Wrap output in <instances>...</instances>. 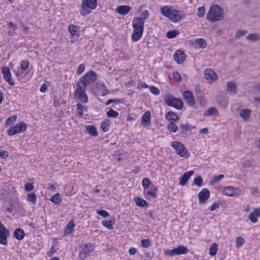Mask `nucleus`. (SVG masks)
<instances>
[{
	"instance_id": "obj_10",
	"label": "nucleus",
	"mask_w": 260,
	"mask_h": 260,
	"mask_svg": "<svg viewBox=\"0 0 260 260\" xmlns=\"http://www.w3.org/2000/svg\"><path fill=\"white\" fill-rule=\"evenodd\" d=\"M92 250V246L91 243L82 244L79 247V257L81 259H85Z\"/></svg>"
},
{
	"instance_id": "obj_31",
	"label": "nucleus",
	"mask_w": 260,
	"mask_h": 260,
	"mask_svg": "<svg viewBox=\"0 0 260 260\" xmlns=\"http://www.w3.org/2000/svg\"><path fill=\"white\" fill-rule=\"evenodd\" d=\"M136 204L140 207L148 206V203L143 199L140 197H135L134 199Z\"/></svg>"
},
{
	"instance_id": "obj_18",
	"label": "nucleus",
	"mask_w": 260,
	"mask_h": 260,
	"mask_svg": "<svg viewBox=\"0 0 260 260\" xmlns=\"http://www.w3.org/2000/svg\"><path fill=\"white\" fill-rule=\"evenodd\" d=\"M204 77L207 80H216L217 79L216 74L211 69H207L204 72Z\"/></svg>"
},
{
	"instance_id": "obj_7",
	"label": "nucleus",
	"mask_w": 260,
	"mask_h": 260,
	"mask_svg": "<svg viewBox=\"0 0 260 260\" xmlns=\"http://www.w3.org/2000/svg\"><path fill=\"white\" fill-rule=\"evenodd\" d=\"M171 146L176 150L177 154L181 157L187 158L189 156V152L184 145L180 142H171Z\"/></svg>"
},
{
	"instance_id": "obj_50",
	"label": "nucleus",
	"mask_w": 260,
	"mask_h": 260,
	"mask_svg": "<svg viewBox=\"0 0 260 260\" xmlns=\"http://www.w3.org/2000/svg\"><path fill=\"white\" fill-rule=\"evenodd\" d=\"M224 177V175L220 174L218 176H215L213 178V180L210 181V184L213 185L215 183L217 182L219 180H221Z\"/></svg>"
},
{
	"instance_id": "obj_58",
	"label": "nucleus",
	"mask_w": 260,
	"mask_h": 260,
	"mask_svg": "<svg viewBox=\"0 0 260 260\" xmlns=\"http://www.w3.org/2000/svg\"><path fill=\"white\" fill-rule=\"evenodd\" d=\"M28 64L29 61L27 60H22L21 63V68L22 70H25L28 68Z\"/></svg>"
},
{
	"instance_id": "obj_22",
	"label": "nucleus",
	"mask_w": 260,
	"mask_h": 260,
	"mask_svg": "<svg viewBox=\"0 0 260 260\" xmlns=\"http://www.w3.org/2000/svg\"><path fill=\"white\" fill-rule=\"evenodd\" d=\"M192 44L196 48H205L207 46L206 40L202 38L196 39L192 43Z\"/></svg>"
},
{
	"instance_id": "obj_28",
	"label": "nucleus",
	"mask_w": 260,
	"mask_h": 260,
	"mask_svg": "<svg viewBox=\"0 0 260 260\" xmlns=\"http://www.w3.org/2000/svg\"><path fill=\"white\" fill-rule=\"evenodd\" d=\"M68 30L72 36H77L79 35V27L76 25L73 24H70L68 26Z\"/></svg>"
},
{
	"instance_id": "obj_52",
	"label": "nucleus",
	"mask_w": 260,
	"mask_h": 260,
	"mask_svg": "<svg viewBox=\"0 0 260 260\" xmlns=\"http://www.w3.org/2000/svg\"><path fill=\"white\" fill-rule=\"evenodd\" d=\"M165 254L168 255L170 256H174L175 255H178L177 253L176 248H174L172 250L167 249L165 251Z\"/></svg>"
},
{
	"instance_id": "obj_6",
	"label": "nucleus",
	"mask_w": 260,
	"mask_h": 260,
	"mask_svg": "<svg viewBox=\"0 0 260 260\" xmlns=\"http://www.w3.org/2000/svg\"><path fill=\"white\" fill-rule=\"evenodd\" d=\"M164 101L165 104L169 106L173 107L178 110H180L183 108V101L181 99L176 98L170 94L165 95Z\"/></svg>"
},
{
	"instance_id": "obj_13",
	"label": "nucleus",
	"mask_w": 260,
	"mask_h": 260,
	"mask_svg": "<svg viewBox=\"0 0 260 260\" xmlns=\"http://www.w3.org/2000/svg\"><path fill=\"white\" fill-rule=\"evenodd\" d=\"M210 192L208 189L203 188L198 193L200 204H204L210 198Z\"/></svg>"
},
{
	"instance_id": "obj_24",
	"label": "nucleus",
	"mask_w": 260,
	"mask_h": 260,
	"mask_svg": "<svg viewBox=\"0 0 260 260\" xmlns=\"http://www.w3.org/2000/svg\"><path fill=\"white\" fill-rule=\"evenodd\" d=\"M227 91L230 94H236V85L234 82H228L226 84Z\"/></svg>"
},
{
	"instance_id": "obj_32",
	"label": "nucleus",
	"mask_w": 260,
	"mask_h": 260,
	"mask_svg": "<svg viewBox=\"0 0 260 260\" xmlns=\"http://www.w3.org/2000/svg\"><path fill=\"white\" fill-rule=\"evenodd\" d=\"M75 224L73 220H71L67 225L64 232L66 234H70L72 233L74 228Z\"/></svg>"
},
{
	"instance_id": "obj_42",
	"label": "nucleus",
	"mask_w": 260,
	"mask_h": 260,
	"mask_svg": "<svg viewBox=\"0 0 260 260\" xmlns=\"http://www.w3.org/2000/svg\"><path fill=\"white\" fill-rule=\"evenodd\" d=\"M168 129L171 132L175 133L177 131L178 126L173 122H170L168 125Z\"/></svg>"
},
{
	"instance_id": "obj_12",
	"label": "nucleus",
	"mask_w": 260,
	"mask_h": 260,
	"mask_svg": "<svg viewBox=\"0 0 260 260\" xmlns=\"http://www.w3.org/2000/svg\"><path fill=\"white\" fill-rule=\"evenodd\" d=\"M239 189L233 186H226L223 190V193L227 196L237 197L239 194Z\"/></svg>"
},
{
	"instance_id": "obj_53",
	"label": "nucleus",
	"mask_w": 260,
	"mask_h": 260,
	"mask_svg": "<svg viewBox=\"0 0 260 260\" xmlns=\"http://www.w3.org/2000/svg\"><path fill=\"white\" fill-rule=\"evenodd\" d=\"M150 183L151 181L148 178H145L142 180V184L144 189L148 188Z\"/></svg>"
},
{
	"instance_id": "obj_16",
	"label": "nucleus",
	"mask_w": 260,
	"mask_h": 260,
	"mask_svg": "<svg viewBox=\"0 0 260 260\" xmlns=\"http://www.w3.org/2000/svg\"><path fill=\"white\" fill-rule=\"evenodd\" d=\"M183 96L186 102L191 106L195 104V102L192 94L189 91H185L183 93Z\"/></svg>"
},
{
	"instance_id": "obj_3",
	"label": "nucleus",
	"mask_w": 260,
	"mask_h": 260,
	"mask_svg": "<svg viewBox=\"0 0 260 260\" xmlns=\"http://www.w3.org/2000/svg\"><path fill=\"white\" fill-rule=\"evenodd\" d=\"M139 20H137L134 19L133 20V31L132 35V40L134 42L139 40L143 35L144 24L142 22H141Z\"/></svg>"
},
{
	"instance_id": "obj_9",
	"label": "nucleus",
	"mask_w": 260,
	"mask_h": 260,
	"mask_svg": "<svg viewBox=\"0 0 260 260\" xmlns=\"http://www.w3.org/2000/svg\"><path fill=\"white\" fill-rule=\"evenodd\" d=\"M26 129V124L22 122H19L14 126H10L7 130V134L10 136H12L17 134H19L25 132Z\"/></svg>"
},
{
	"instance_id": "obj_40",
	"label": "nucleus",
	"mask_w": 260,
	"mask_h": 260,
	"mask_svg": "<svg viewBox=\"0 0 260 260\" xmlns=\"http://www.w3.org/2000/svg\"><path fill=\"white\" fill-rule=\"evenodd\" d=\"M180 126V134H184L186 131H189L190 130V127L188 123L185 124H180L179 125Z\"/></svg>"
},
{
	"instance_id": "obj_47",
	"label": "nucleus",
	"mask_w": 260,
	"mask_h": 260,
	"mask_svg": "<svg viewBox=\"0 0 260 260\" xmlns=\"http://www.w3.org/2000/svg\"><path fill=\"white\" fill-rule=\"evenodd\" d=\"M246 33V30H238L235 34V38L236 39H239L242 36H244Z\"/></svg>"
},
{
	"instance_id": "obj_55",
	"label": "nucleus",
	"mask_w": 260,
	"mask_h": 260,
	"mask_svg": "<svg viewBox=\"0 0 260 260\" xmlns=\"http://www.w3.org/2000/svg\"><path fill=\"white\" fill-rule=\"evenodd\" d=\"M141 242L142 246L145 248H148L150 245L149 239H143Z\"/></svg>"
},
{
	"instance_id": "obj_1",
	"label": "nucleus",
	"mask_w": 260,
	"mask_h": 260,
	"mask_svg": "<svg viewBox=\"0 0 260 260\" xmlns=\"http://www.w3.org/2000/svg\"><path fill=\"white\" fill-rule=\"evenodd\" d=\"M161 13L170 19L171 21L174 22L179 21L183 15V12L169 6L163 7L160 9Z\"/></svg>"
},
{
	"instance_id": "obj_63",
	"label": "nucleus",
	"mask_w": 260,
	"mask_h": 260,
	"mask_svg": "<svg viewBox=\"0 0 260 260\" xmlns=\"http://www.w3.org/2000/svg\"><path fill=\"white\" fill-rule=\"evenodd\" d=\"M219 207V203H214L213 204H212L211 205V206L210 207V209L211 211H214L215 210H216Z\"/></svg>"
},
{
	"instance_id": "obj_15",
	"label": "nucleus",
	"mask_w": 260,
	"mask_h": 260,
	"mask_svg": "<svg viewBox=\"0 0 260 260\" xmlns=\"http://www.w3.org/2000/svg\"><path fill=\"white\" fill-rule=\"evenodd\" d=\"M174 59L179 64L182 63L185 59L184 53L180 50L176 51L173 56Z\"/></svg>"
},
{
	"instance_id": "obj_29",
	"label": "nucleus",
	"mask_w": 260,
	"mask_h": 260,
	"mask_svg": "<svg viewBox=\"0 0 260 260\" xmlns=\"http://www.w3.org/2000/svg\"><path fill=\"white\" fill-rule=\"evenodd\" d=\"M240 115L244 120H247L251 115V110L248 109H242L240 112Z\"/></svg>"
},
{
	"instance_id": "obj_46",
	"label": "nucleus",
	"mask_w": 260,
	"mask_h": 260,
	"mask_svg": "<svg viewBox=\"0 0 260 260\" xmlns=\"http://www.w3.org/2000/svg\"><path fill=\"white\" fill-rule=\"evenodd\" d=\"M245 242L244 239L241 236H238L236 238V246L237 248H239L244 244Z\"/></svg>"
},
{
	"instance_id": "obj_20",
	"label": "nucleus",
	"mask_w": 260,
	"mask_h": 260,
	"mask_svg": "<svg viewBox=\"0 0 260 260\" xmlns=\"http://www.w3.org/2000/svg\"><path fill=\"white\" fill-rule=\"evenodd\" d=\"M141 124L144 126H148L150 125V113L149 111H146L143 115L141 119Z\"/></svg>"
},
{
	"instance_id": "obj_4",
	"label": "nucleus",
	"mask_w": 260,
	"mask_h": 260,
	"mask_svg": "<svg viewBox=\"0 0 260 260\" xmlns=\"http://www.w3.org/2000/svg\"><path fill=\"white\" fill-rule=\"evenodd\" d=\"M97 2L95 0H82L81 5L80 14L86 16L90 14L91 11L95 9Z\"/></svg>"
},
{
	"instance_id": "obj_43",
	"label": "nucleus",
	"mask_w": 260,
	"mask_h": 260,
	"mask_svg": "<svg viewBox=\"0 0 260 260\" xmlns=\"http://www.w3.org/2000/svg\"><path fill=\"white\" fill-rule=\"evenodd\" d=\"M203 179L201 176H198L194 178L193 182L198 186H201L203 185Z\"/></svg>"
},
{
	"instance_id": "obj_21",
	"label": "nucleus",
	"mask_w": 260,
	"mask_h": 260,
	"mask_svg": "<svg viewBox=\"0 0 260 260\" xmlns=\"http://www.w3.org/2000/svg\"><path fill=\"white\" fill-rule=\"evenodd\" d=\"M216 101L221 107L225 108L228 105V99L225 95L218 96Z\"/></svg>"
},
{
	"instance_id": "obj_60",
	"label": "nucleus",
	"mask_w": 260,
	"mask_h": 260,
	"mask_svg": "<svg viewBox=\"0 0 260 260\" xmlns=\"http://www.w3.org/2000/svg\"><path fill=\"white\" fill-rule=\"evenodd\" d=\"M25 190L27 191H31L34 188L33 185L30 183H26L24 185Z\"/></svg>"
},
{
	"instance_id": "obj_44",
	"label": "nucleus",
	"mask_w": 260,
	"mask_h": 260,
	"mask_svg": "<svg viewBox=\"0 0 260 260\" xmlns=\"http://www.w3.org/2000/svg\"><path fill=\"white\" fill-rule=\"evenodd\" d=\"M178 34V30H174L168 31L166 36L168 38L172 39L176 37Z\"/></svg>"
},
{
	"instance_id": "obj_25",
	"label": "nucleus",
	"mask_w": 260,
	"mask_h": 260,
	"mask_svg": "<svg viewBox=\"0 0 260 260\" xmlns=\"http://www.w3.org/2000/svg\"><path fill=\"white\" fill-rule=\"evenodd\" d=\"M166 118L169 121H177L179 120L178 116L172 111H169L166 114Z\"/></svg>"
},
{
	"instance_id": "obj_37",
	"label": "nucleus",
	"mask_w": 260,
	"mask_h": 260,
	"mask_svg": "<svg viewBox=\"0 0 260 260\" xmlns=\"http://www.w3.org/2000/svg\"><path fill=\"white\" fill-rule=\"evenodd\" d=\"M76 107L78 114L81 116L83 115L84 111H87V107L83 106L80 103H77L76 105Z\"/></svg>"
},
{
	"instance_id": "obj_27",
	"label": "nucleus",
	"mask_w": 260,
	"mask_h": 260,
	"mask_svg": "<svg viewBox=\"0 0 260 260\" xmlns=\"http://www.w3.org/2000/svg\"><path fill=\"white\" fill-rule=\"evenodd\" d=\"M25 234L24 231L20 228L16 229L14 232V236L18 240H21L24 237Z\"/></svg>"
},
{
	"instance_id": "obj_2",
	"label": "nucleus",
	"mask_w": 260,
	"mask_h": 260,
	"mask_svg": "<svg viewBox=\"0 0 260 260\" xmlns=\"http://www.w3.org/2000/svg\"><path fill=\"white\" fill-rule=\"evenodd\" d=\"M207 19L212 22L222 20L223 19L222 9L217 5L211 7L207 14Z\"/></svg>"
},
{
	"instance_id": "obj_59",
	"label": "nucleus",
	"mask_w": 260,
	"mask_h": 260,
	"mask_svg": "<svg viewBox=\"0 0 260 260\" xmlns=\"http://www.w3.org/2000/svg\"><path fill=\"white\" fill-rule=\"evenodd\" d=\"M173 76L176 81L180 82L181 81V76L178 72H173Z\"/></svg>"
},
{
	"instance_id": "obj_45",
	"label": "nucleus",
	"mask_w": 260,
	"mask_h": 260,
	"mask_svg": "<svg viewBox=\"0 0 260 260\" xmlns=\"http://www.w3.org/2000/svg\"><path fill=\"white\" fill-rule=\"evenodd\" d=\"M51 202L57 204L61 201L60 194L58 193H56L54 196L50 199Z\"/></svg>"
},
{
	"instance_id": "obj_17",
	"label": "nucleus",
	"mask_w": 260,
	"mask_h": 260,
	"mask_svg": "<svg viewBox=\"0 0 260 260\" xmlns=\"http://www.w3.org/2000/svg\"><path fill=\"white\" fill-rule=\"evenodd\" d=\"M193 171H190L184 173L180 178L179 184L183 186L187 182L190 177L193 175Z\"/></svg>"
},
{
	"instance_id": "obj_41",
	"label": "nucleus",
	"mask_w": 260,
	"mask_h": 260,
	"mask_svg": "<svg viewBox=\"0 0 260 260\" xmlns=\"http://www.w3.org/2000/svg\"><path fill=\"white\" fill-rule=\"evenodd\" d=\"M107 115L109 117L115 118L119 115L118 112L110 108L107 112Z\"/></svg>"
},
{
	"instance_id": "obj_11",
	"label": "nucleus",
	"mask_w": 260,
	"mask_h": 260,
	"mask_svg": "<svg viewBox=\"0 0 260 260\" xmlns=\"http://www.w3.org/2000/svg\"><path fill=\"white\" fill-rule=\"evenodd\" d=\"M9 235V231L0 222V243L3 245L7 244V237Z\"/></svg>"
},
{
	"instance_id": "obj_64",
	"label": "nucleus",
	"mask_w": 260,
	"mask_h": 260,
	"mask_svg": "<svg viewBox=\"0 0 260 260\" xmlns=\"http://www.w3.org/2000/svg\"><path fill=\"white\" fill-rule=\"evenodd\" d=\"M147 87H148V86L144 82H140L138 85V88H144Z\"/></svg>"
},
{
	"instance_id": "obj_38",
	"label": "nucleus",
	"mask_w": 260,
	"mask_h": 260,
	"mask_svg": "<svg viewBox=\"0 0 260 260\" xmlns=\"http://www.w3.org/2000/svg\"><path fill=\"white\" fill-rule=\"evenodd\" d=\"M177 253L178 255L186 254L188 252V249L184 246H179L176 248Z\"/></svg>"
},
{
	"instance_id": "obj_62",
	"label": "nucleus",
	"mask_w": 260,
	"mask_h": 260,
	"mask_svg": "<svg viewBox=\"0 0 260 260\" xmlns=\"http://www.w3.org/2000/svg\"><path fill=\"white\" fill-rule=\"evenodd\" d=\"M9 155L8 152L4 150H0V157L5 158Z\"/></svg>"
},
{
	"instance_id": "obj_33",
	"label": "nucleus",
	"mask_w": 260,
	"mask_h": 260,
	"mask_svg": "<svg viewBox=\"0 0 260 260\" xmlns=\"http://www.w3.org/2000/svg\"><path fill=\"white\" fill-rule=\"evenodd\" d=\"M218 113L217 109L214 107H211L207 109L204 112V115L206 116L215 115Z\"/></svg>"
},
{
	"instance_id": "obj_30",
	"label": "nucleus",
	"mask_w": 260,
	"mask_h": 260,
	"mask_svg": "<svg viewBox=\"0 0 260 260\" xmlns=\"http://www.w3.org/2000/svg\"><path fill=\"white\" fill-rule=\"evenodd\" d=\"M246 39L252 42L258 41L260 39V36L257 33L249 34L246 36Z\"/></svg>"
},
{
	"instance_id": "obj_19",
	"label": "nucleus",
	"mask_w": 260,
	"mask_h": 260,
	"mask_svg": "<svg viewBox=\"0 0 260 260\" xmlns=\"http://www.w3.org/2000/svg\"><path fill=\"white\" fill-rule=\"evenodd\" d=\"M257 217H260V208L255 209L252 213L248 216V219L252 223L257 221Z\"/></svg>"
},
{
	"instance_id": "obj_23",
	"label": "nucleus",
	"mask_w": 260,
	"mask_h": 260,
	"mask_svg": "<svg viewBox=\"0 0 260 260\" xmlns=\"http://www.w3.org/2000/svg\"><path fill=\"white\" fill-rule=\"evenodd\" d=\"M131 10V8L128 6L122 5L118 6L116 9V12L121 15H125Z\"/></svg>"
},
{
	"instance_id": "obj_51",
	"label": "nucleus",
	"mask_w": 260,
	"mask_h": 260,
	"mask_svg": "<svg viewBox=\"0 0 260 260\" xmlns=\"http://www.w3.org/2000/svg\"><path fill=\"white\" fill-rule=\"evenodd\" d=\"M102 224L108 228L109 230H112L113 229V226L112 224V222L110 220H103L102 222Z\"/></svg>"
},
{
	"instance_id": "obj_54",
	"label": "nucleus",
	"mask_w": 260,
	"mask_h": 260,
	"mask_svg": "<svg viewBox=\"0 0 260 260\" xmlns=\"http://www.w3.org/2000/svg\"><path fill=\"white\" fill-rule=\"evenodd\" d=\"M96 213L98 215L101 216L104 218H107L109 216V214L105 210H98Z\"/></svg>"
},
{
	"instance_id": "obj_35",
	"label": "nucleus",
	"mask_w": 260,
	"mask_h": 260,
	"mask_svg": "<svg viewBox=\"0 0 260 260\" xmlns=\"http://www.w3.org/2000/svg\"><path fill=\"white\" fill-rule=\"evenodd\" d=\"M37 196L34 192L28 193L27 195V199L32 204H35L37 202Z\"/></svg>"
},
{
	"instance_id": "obj_14",
	"label": "nucleus",
	"mask_w": 260,
	"mask_h": 260,
	"mask_svg": "<svg viewBox=\"0 0 260 260\" xmlns=\"http://www.w3.org/2000/svg\"><path fill=\"white\" fill-rule=\"evenodd\" d=\"M2 72L3 74L4 78L9 83V84L11 86L14 85V82L11 78L10 69L8 67H3L2 68Z\"/></svg>"
},
{
	"instance_id": "obj_57",
	"label": "nucleus",
	"mask_w": 260,
	"mask_h": 260,
	"mask_svg": "<svg viewBox=\"0 0 260 260\" xmlns=\"http://www.w3.org/2000/svg\"><path fill=\"white\" fill-rule=\"evenodd\" d=\"M85 69V66L83 64H80L77 68L76 74L80 75L83 72Z\"/></svg>"
},
{
	"instance_id": "obj_8",
	"label": "nucleus",
	"mask_w": 260,
	"mask_h": 260,
	"mask_svg": "<svg viewBox=\"0 0 260 260\" xmlns=\"http://www.w3.org/2000/svg\"><path fill=\"white\" fill-rule=\"evenodd\" d=\"M97 76L95 72L92 70L87 73L84 76L81 77L78 82L81 85L87 87L88 85L94 81L96 79Z\"/></svg>"
},
{
	"instance_id": "obj_34",
	"label": "nucleus",
	"mask_w": 260,
	"mask_h": 260,
	"mask_svg": "<svg viewBox=\"0 0 260 260\" xmlns=\"http://www.w3.org/2000/svg\"><path fill=\"white\" fill-rule=\"evenodd\" d=\"M141 15L142 16V17L135 18L134 19L137 20L140 19L139 20L141 22L142 21V22L144 23L145 20L149 16V13L147 10H145L142 12Z\"/></svg>"
},
{
	"instance_id": "obj_26",
	"label": "nucleus",
	"mask_w": 260,
	"mask_h": 260,
	"mask_svg": "<svg viewBox=\"0 0 260 260\" xmlns=\"http://www.w3.org/2000/svg\"><path fill=\"white\" fill-rule=\"evenodd\" d=\"M86 130L90 136L96 137L98 135L96 127L93 125H87L86 126Z\"/></svg>"
},
{
	"instance_id": "obj_39",
	"label": "nucleus",
	"mask_w": 260,
	"mask_h": 260,
	"mask_svg": "<svg viewBox=\"0 0 260 260\" xmlns=\"http://www.w3.org/2000/svg\"><path fill=\"white\" fill-rule=\"evenodd\" d=\"M17 118V116L16 115L8 117L6 120V125L9 126L13 124L16 120Z\"/></svg>"
},
{
	"instance_id": "obj_36",
	"label": "nucleus",
	"mask_w": 260,
	"mask_h": 260,
	"mask_svg": "<svg viewBox=\"0 0 260 260\" xmlns=\"http://www.w3.org/2000/svg\"><path fill=\"white\" fill-rule=\"evenodd\" d=\"M217 251V244L216 243L211 244L209 248V254L211 256L215 255Z\"/></svg>"
},
{
	"instance_id": "obj_48",
	"label": "nucleus",
	"mask_w": 260,
	"mask_h": 260,
	"mask_svg": "<svg viewBox=\"0 0 260 260\" xmlns=\"http://www.w3.org/2000/svg\"><path fill=\"white\" fill-rule=\"evenodd\" d=\"M101 127L103 132H107L109 130V122L108 121L102 122Z\"/></svg>"
},
{
	"instance_id": "obj_49",
	"label": "nucleus",
	"mask_w": 260,
	"mask_h": 260,
	"mask_svg": "<svg viewBox=\"0 0 260 260\" xmlns=\"http://www.w3.org/2000/svg\"><path fill=\"white\" fill-rule=\"evenodd\" d=\"M205 9L204 7H200L198 8L197 16L199 18H202L205 15Z\"/></svg>"
},
{
	"instance_id": "obj_61",
	"label": "nucleus",
	"mask_w": 260,
	"mask_h": 260,
	"mask_svg": "<svg viewBox=\"0 0 260 260\" xmlns=\"http://www.w3.org/2000/svg\"><path fill=\"white\" fill-rule=\"evenodd\" d=\"M252 165V162L249 159L245 160L243 163V167L244 168L251 167Z\"/></svg>"
},
{
	"instance_id": "obj_5",
	"label": "nucleus",
	"mask_w": 260,
	"mask_h": 260,
	"mask_svg": "<svg viewBox=\"0 0 260 260\" xmlns=\"http://www.w3.org/2000/svg\"><path fill=\"white\" fill-rule=\"evenodd\" d=\"M74 93V98L83 103L88 102V96L85 92L86 87L78 82Z\"/></svg>"
},
{
	"instance_id": "obj_56",
	"label": "nucleus",
	"mask_w": 260,
	"mask_h": 260,
	"mask_svg": "<svg viewBox=\"0 0 260 260\" xmlns=\"http://www.w3.org/2000/svg\"><path fill=\"white\" fill-rule=\"evenodd\" d=\"M149 89L150 92L154 95H157L159 94V89L155 86H150Z\"/></svg>"
}]
</instances>
